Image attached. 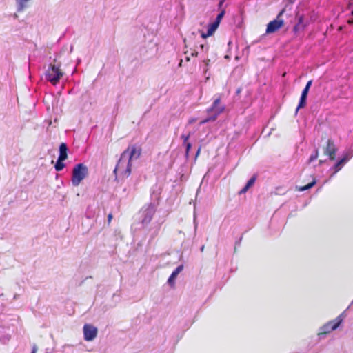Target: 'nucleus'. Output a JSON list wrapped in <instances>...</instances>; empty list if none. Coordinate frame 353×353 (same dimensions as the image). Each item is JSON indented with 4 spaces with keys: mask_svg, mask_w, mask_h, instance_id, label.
Wrapping results in <instances>:
<instances>
[{
    "mask_svg": "<svg viewBox=\"0 0 353 353\" xmlns=\"http://www.w3.org/2000/svg\"><path fill=\"white\" fill-rule=\"evenodd\" d=\"M347 163L345 159L343 158L338 160L336 163L334 165L330 170H333L334 172L332 174V176L334 175L336 172L341 170V168Z\"/></svg>",
    "mask_w": 353,
    "mask_h": 353,
    "instance_id": "4468645a",
    "label": "nucleus"
},
{
    "mask_svg": "<svg viewBox=\"0 0 353 353\" xmlns=\"http://www.w3.org/2000/svg\"><path fill=\"white\" fill-rule=\"evenodd\" d=\"M303 28H302V26H301L299 24H297V23H296V24L294 26L293 30H294V31L295 32H296L299 31V30H300V29H303Z\"/></svg>",
    "mask_w": 353,
    "mask_h": 353,
    "instance_id": "5701e85b",
    "label": "nucleus"
},
{
    "mask_svg": "<svg viewBox=\"0 0 353 353\" xmlns=\"http://www.w3.org/2000/svg\"><path fill=\"white\" fill-rule=\"evenodd\" d=\"M318 156H319L318 150H315L314 153L310 156V157L309 159V162L310 163V162H312L314 160H316L317 159Z\"/></svg>",
    "mask_w": 353,
    "mask_h": 353,
    "instance_id": "412c9836",
    "label": "nucleus"
},
{
    "mask_svg": "<svg viewBox=\"0 0 353 353\" xmlns=\"http://www.w3.org/2000/svg\"><path fill=\"white\" fill-rule=\"evenodd\" d=\"M197 54H198V52H197L196 50H193V51L191 52V54H190V55H191L192 57H196V56H197Z\"/></svg>",
    "mask_w": 353,
    "mask_h": 353,
    "instance_id": "c85d7f7f",
    "label": "nucleus"
},
{
    "mask_svg": "<svg viewBox=\"0 0 353 353\" xmlns=\"http://www.w3.org/2000/svg\"><path fill=\"white\" fill-rule=\"evenodd\" d=\"M190 137V133H188L187 134H183L181 136V139L183 140V145L185 146V157L186 158L188 157L190 150L192 147V144L188 142V139Z\"/></svg>",
    "mask_w": 353,
    "mask_h": 353,
    "instance_id": "f8f14e48",
    "label": "nucleus"
},
{
    "mask_svg": "<svg viewBox=\"0 0 353 353\" xmlns=\"http://www.w3.org/2000/svg\"><path fill=\"white\" fill-rule=\"evenodd\" d=\"M84 339L87 341H91L94 339L97 334V328L94 326L85 324L83 328Z\"/></svg>",
    "mask_w": 353,
    "mask_h": 353,
    "instance_id": "9d476101",
    "label": "nucleus"
},
{
    "mask_svg": "<svg viewBox=\"0 0 353 353\" xmlns=\"http://www.w3.org/2000/svg\"><path fill=\"white\" fill-rule=\"evenodd\" d=\"M128 194V190L126 188H123L122 192L121 193V195L122 196H127Z\"/></svg>",
    "mask_w": 353,
    "mask_h": 353,
    "instance_id": "b1692460",
    "label": "nucleus"
},
{
    "mask_svg": "<svg viewBox=\"0 0 353 353\" xmlns=\"http://www.w3.org/2000/svg\"><path fill=\"white\" fill-rule=\"evenodd\" d=\"M156 212V205L153 203H150L146 206H144L141 211V223L143 225H148L152 220L153 215Z\"/></svg>",
    "mask_w": 353,
    "mask_h": 353,
    "instance_id": "423d86ee",
    "label": "nucleus"
},
{
    "mask_svg": "<svg viewBox=\"0 0 353 353\" xmlns=\"http://www.w3.org/2000/svg\"><path fill=\"white\" fill-rule=\"evenodd\" d=\"M112 218V215L111 214H110L108 216V221L110 222L111 219Z\"/></svg>",
    "mask_w": 353,
    "mask_h": 353,
    "instance_id": "473e14b6",
    "label": "nucleus"
},
{
    "mask_svg": "<svg viewBox=\"0 0 353 353\" xmlns=\"http://www.w3.org/2000/svg\"><path fill=\"white\" fill-rule=\"evenodd\" d=\"M211 35H207V32H202L201 33V37L203 39H206L207 37H210Z\"/></svg>",
    "mask_w": 353,
    "mask_h": 353,
    "instance_id": "cd10ccee",
    "label": "nucleus"
},
{
    "mask_svg": "<svg viewBox=\"0 0 353 353\" xmlns=\"http://www.w3.org/2000/svg\"><path fill=\"white\" fill-rule=\"evenodd\" d=\"M141 154V149L136 145L129 146L124 150L114 170L116 177L128 178L131 174L132 162L137 160Z\"/></svg>",
    "mask_w": 353,
    "mask_h": 353,
    "instance_id": "f257e3e1",
    "label": "nucleus"
},
{
    "mask_svg": "<svg viewBox=\"0 0 353 353\" xmlns=\"http://www.w3.org/2000/svg\"><path fill=\"white\" fill-rule=\"evenodd\" d=\"M219 103V98L214 101L212 106L208 110V113L209 114V116L206 117L205 119L202 120L200 122V125L205 124L210 121H215L217 117L223 112V110H225V106H220Z\"/></svg>",
    "mask_w": 353,
    "mask_h": 353,
    "instance_id": "20e7f679",
    "label": "nucleus"
},
{
    "mask_svg": "<svg viewBox=\"0 0 353 353\" xmlns=\"http://www.w3.org/2000/svg\"><path fill=\"white\" fill-rule=\"evenodd\" d=\"M72 49H73V47H72V46H71V48H70V51H72Z\"/></svg>",
    "mask_w": 353,
    "mask_h": 353,
    "instance_id": "c9c22d12",
    "label": "nucleus"
},
{
    "mask_svg": "<svg viewBox=\"0 0 353 353\" xmlns=\"http://www.w3.org/2000/svg\"><path fill=\"white\" fill-rule=\"evenodd\" d=\"M225 14V9H222L221 10V12L218 14V15L216 16L215 20L214 21V22L216 23L218 25L220 24L221 23V19H223V17H224Z\"/></svg>",
    "mask_w": 353,
    "mask_h": 353,
    "instance_id": "a211bd4d",
    "label": "nucleus"
},
{
    "mask_svg": "<svg viewBox=\"0 0 353 353\" xmlns=\"http://www.w3.org/2000/svg\"><path fill=\"white\" fill-rule=\"evenodd\" d=\"M249 190V188L245 185L239 192V194H245L248 190Z\"/></svg>",
    "mask_w": 353,
    "mask_h": 353,
    "instance_id": "a878e982",
    "label": "nucleus"
},
{
    "mask_svg": "<svg viewBox=\"0 0 353 353\" xmlns=\"http://www.w3.org/2000/svg\"><path fill=\"white\" fill-rule=\"evenodd\" d=\"M219 25H218L215 22H212L210 23L208 26L207 29V35H212L214 32L216 30Z\"/></svg>",
    "mask_w": 353,
    "mask_h": 353,
    "instance_id": "2eb2a0df",
    "label": "nucleus"
},
{
    "mask_svg": "<svg viewBox=\"0 0 353 353\" xmlns=\"http://www.w3.org/2000/svg\"><path fill=\"white\" fill-rule=\"evenodd\" d=\"M183 270V265H179L171 274L170 277L168 279V283L172 286L175 283V279L177 276V275Z\"/></svg>",
    "mask_w": 353,
    "mask_h": 353,
    "instance_id": "9b49d317",
    "label": "nucleus"
},
{
    "mask_svg": "<svg viewBox=\"0 0 353 353\" xmlns=\"http://www.w3.org/2000/svg\"><path fill=\"white\" fill-rule=\"evenodd\" d=\"M200 48L202 49V50L203 51H208V46L207 45H205V44H201L200 45Z\"/></svg>",
    "mask_w": 353,
    "mask_h": 353,
    "instance_id": "bb28decb",
    "label": "nucleus"
},
{
    "mask_svg": "<svg viewBox=\"0 0 353 353\" xmlns=\"http://www.w3.org/2000/svg\"><path fill=\"white\" fill-rule=\"evenodd\" d=\"M88 174V168L83 163H78L72 170V183L74 186H78L80 183Z\"/></svg>",
    "mask_w": 353,
    "mask_h": 353,
    "instance_id": "7ed1b4c3",
    "label": "nucleus"
},
{
    "mask_svg": "<svg viewBox=\"0 0 353 353\" xmlns=\"http://www.w3.org/2000/svg\"><path fill=\"white\" fill-rule=\"evenodd\" d=\"M37 347L34 345L32 347V352L31 353H37Z\"/></svg>",
    "mask_w": 353,
    "mask_h": 353,
    "instance_id": "c756f323",
    "label": "nucleus"
},
{
    "mask_svg": "<svg viewBox=\"0 0 353 353\" xmlns=\"http://www.w3.org/2000/svg\"><path fill=\"white\" fill-rule=\"evenodd\" d=\"M204 248H205V247H204V245H202V246L201 247V248H200L201 252H203V250H204Z\"/></svg>",
    "mask_w": 353,
    "mask_h": 353,
    "instance_id": "72a5a7b5",
    "label": "nucleus"
},
{
    "mask_svg": "<svg viewBox=\"0 0 353 353\" xmlns=\"http://www.w3.org/2000/svg\"><path fill=\"white\" fill-rule=\"evenodd\" d=\"M312 84V80H310L303 88L299 99V105L296 109V113H297L299 109L303 108L306 105L307 94Z\"/></svg>",
    "mask_w": 353,
    "mask_h": 353,
    "instance_id": "1a4fd4ad",
    "label": "nucleus"
},
{
    "mask_svg": "<svg viewBox=\"0 0 353 353\" xmlns=\"http://www.w3.org/2000/svg\"><path fill=\"white\" fill-rule=\"evenodd\" d=\"M68 146L66 143H61L59 145V154L58 159L65 161L68 158Z\"/></svg>",
    "mask_w": 353,
    "mask_h": 353,
    "instance_id": "ddd939ff",
    "label": "nucleus"
},
{
    "mask_svg": "<svg viewBox=\"0 0 353 353\" xmlns=\"http://www.w3.org/2000/svg\"><path fill=\"white\" fill-rule=\"evenodd\" d=\"M200 148L197 150L196 151V156H195V159H196V157L199 156V153H200Z\"/></svg>",
    "mask_w": 353,
    "mask_h": 353,
    "instance_id": "2f4dec72",
    "label": "nucleus"
},
{
    "mask_svg": "<svg viewBox=\"0 0 353 353\" xmlns=\"http://www.w3.org/2000/svg\"><path fill=\"white\" fill-rule=\"evenodd\" d=\"M303 20H304L303 16L301 15L299 17L297 24H299L301 26H302V28H304V26H305L303 25Z\"/></svg>",
    "mask_w": 353,
    "mask_h": 353,
    "instance_id": "4be33fe9",
    "label": "nucleus"
},
{
    "mask_svg": "<svg viewBox=\"0 0 353 353\" xmlns=\"http://www.w3.org/2000/svg\"><path fill=\"white\" fill-rule=\"evenodd\" d=\"M256 179V175L252 176L246 183L245 185L250 189L255 183Z\"/></svg>",
    "mask_w": 353,
    "mask_h": 353,
    "instance_id": "aec40b11",
    "label": "nucleus"
},
{
    "mask_svg": "<svg viewBox=\"0 0 353 353\" xmlns=\"http://www.w3.org/2000/svg\"><path fill=\"white\" fill-rule=\"evenodd\" d=\"M63 74V73L59 67L50 64L46 72V79L55 85L59 82Z\"/></svg>",
    "mask_w": 353,
    "mask_h": 353,
    "instance_id": "39448f33",
    "label": "nucleus"
},
{
    "mask_svg": "<svg viewBox=\"0 0 353 353\" xmlns=\"http://www.w3.org/2000/svg\"><path fill=\"white\" fill-rule=\"evenodd\" d=\"M225 1V0H220L219 1V4H218V7H219V10H221L222 9H223V3Z\"/></svg>",
    "mask_w": 353,
    "mask_h": 353,
    "instance_id": "393cba45",
    "label": "nucleus"
},
{
    "mask_svg": "<svg viewBox=\"0 0 353 353\" xmlns=\"http://www.w3.org/2000/svg\"><path fill=\"white\" fill-rule=\"evenodd\" d=\"M337 151V147L336 146L334 141L329 139L327 141L326 146L323 148V152L325 155L329 157L330 160H334L336 158V153Z\"/></svg>",
    "mask_w": 353,
    "mask_h": 353,
    "instance_id": "6e6552de",
    "label": "nucleus"
},
{
    "mask_svg": "<svg viewBox=\"0 0 353 353\" xmlns=\"http://www.w3.org/2000/svg\"><path fill=\"white\" fill-rule=\"evenodd\" d=\"M241 241V239H239V241ZM237 243H238V244H239V243H240V242H238Z\"/></svg>",
    "mask_w": 353,
    "mask_h": 353,
    "instance_id": "e433bc0d",
    "label": "nucleus"
},
{
    "mask_svg": "<svg viewBox=\"0 0 353 353\" xmlns=\"http://www.w3.org/2000/svg\"><path fill=\"white\" fill-rule=\"evenodd\" d=\"M196 121V119L194 118H192L190 119L189 121H188V123L189 124H192L193 123H194Z\"/></svg>",
    "mask_w": 353,
    "mask_h": 353,
    "instance_id": "7c9ffc66",
    "label": "nucleus"
},
{
    "mask_svg": "<svg viewBox=\"0 0 353 353\" xmlns=\"http://www.w3.org/2000/svg\"><path fill=\"white\" fill-rule=\"evenodd\" d=\"M284 12L285 9H282L277 14L276 18L268 23L265 31L267 34L274 33L283 26L284 21L281 17Z\"/></svg>",
    "mask_w": 353,
    "mask_h": 353,
    "instance_id": "0eeeda50",
    "label": "nucleus"
},
{
    "mask_svg": "<svg viewBox=\"0 0 353 353\" xmlns=\"http://www.w3.org/2000/svg\"><path fill=\"white\" fill-rule=\"evenodd\" d=\"M343 319L344 312L341 313L336 319L328 321L327 323L320 327L317 334L319 339H324L327 334H330L334 330H336L343 321Z\"/></svg>",
    "mask_w": 353,
    "mask_h": 353,
    "instance_id": "f03ea898",
    "label": "nucleus"
},
{
    "mask_svg": "<svg viewBox=\"0 0 353 353\" xmlns=\"http://www.w3.org/2000/svg\"><path fill=\"white\" fill-rule=\"evenodd\" d=\"M353 157V148H350L347 149L343 154V159L345 160V161L347 163Z\"/></svg>",
    "mask_w": 353,
    "mask_h": 353,
    "instance_id": "dca6fc26",
    "label": "nucleus"
},
{
    "mask_svg": "<svg viewBox=\"0 0 353 353\" xmlns=\"http://www.w3.org/2000/svg\"><path fill=\"white\" fill-rule=\"evenodd\" d=\"M315 184H316V180L314 179L312 182L309 183L307 185L300 187L299 188V190L301 191V192L310 189L311 188H312Z\"/></svg>",
    "mask_w": 353,
    "mask_h": 353,
    "instance_id": "6ab92c4d",
    "label": "nucleus"
},
{
    "mask_svg": "<svg viewBox=\"0 0 353 353\" xmlns=\"http://www.w3.org/2000/svg\"><path fill=\"white\" fill-rule=\"evenodd\" d=\"M186 59L187 61H189L190 60V57L188 56L186 57Z\"/></svg>",
    "mask_w": 353,
    "mask_h": 353,
    "instance_id": "f704fd0d",
    "label": "nucleus"
},
{
    "mask_svg": "<svg viewBox=\"0 0 353 353\" xmlns=\"http://www.w3.org/2000/svg\"><path fill=\"white\" fill-rule=\"evenodd\" d=\"M63 161H64L63 160H60V159H57V161L54 165V168H55L56 171L59 172V171H61L64 168L65 164H64Z\"/></svg>",
    "mask_w": 353,
    "mask_h": 353,
    "instance_id": "f3484780",
    "label": "nucleus"
}]
</instances>
